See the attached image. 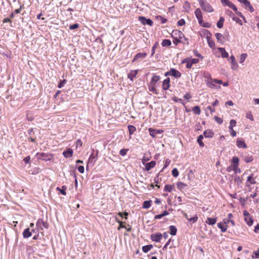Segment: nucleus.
Here are the masks:
<instances>
[{
    "mask_svg": "<svg viewBox=\"0 0 259 259\" xmlns=\"http://www.w3.org/2000/svg\"><path fill=\"white\" fill-rule=\"evenodd\" d=\"M171 42L169 39H164L162 40L161 45L162 47H169L171 45Z\"/></svg>",
    "mask_w": 259,
    "mask_h": 259,
    "instance_id": "31",
    "label": "nucleus"
},
{
    "mask_svg": "<svg viewBox=\"0 0 259 259\" xmlns=\"http://www.w3.org/2000/svg\"><path fill=\"white\" fill-rule=\"evenodd\" d=\"M255 183L256 181L255 180V178H254V175L251 174L247 177V181L246 182V186H249L250 185L255 184Z\"/></svg>",
    "mask_w": 259,
    "mask_h": 259,
    "instance_id": "11",
    "label": "nucleus"
},
{
    "mask_svg": "<svg viewBox=\"0 0 259 259\" xmlns=\"http://www.w3.org/2000/svg\"><path fill=\"white\" fill-rule=\"evenodd\" d=\"M23 161H24V162L26 163V164H28L29 163L30 161V157L29 156H27L26 157H25L24 159H23Z\"/></svg>",
    "mask_w": 259,
    "mask_h": 259,
    "instance_id": "64",
    "label": "nucleus"
},
{
    "mask_svg": "<svg viewBox=\"0 0 259 259\" xmlns=\"http://www.w3.org/2000/svg\"><path fill=\"white\" fill-rule=\"evenodd\" d=\"M172 101H174L176 103H181L184 104L182 99H180V98H178L176 97H174L172 98Z\"/></svg>",
    "mask_w": 259,
    "mask_h": 259,
    "instance_id": "53",
    "label": "nucleus"
},
{
    "mask_svg": "<svg viewBox=\"0 0 259 259\" xmlns=\"http://www.w3.org/2000/svg\"><path fill=\"white\" fill-rule=\"evenodd\" d=\"M206 114L207 115V112H209L210 113H213L214 111V109L210 106H207L205 109Z\"/></svg>",
    "mask_w": 259,
    "mask_h": 259,
    "instance_id": "46",
    "label": "nucleus"
},
{
    "mask_svg": "<svg viewBox=\"0 0 259 259\" xmlns=\"http://www.w3.org/2000/svg\"><path fill=\"white\" fill-rule=\"evenodd\" d=\"M239 159L238 157H233L232 158V162L233 163V170L235 171V172L236 173V169L238 166V163H239Z\"/></svg>",
    "mask_w": 259,
    "mask_h": 259,
    "instance_id": "20",
    "label": "nucleus"
},
{
    "mask_svg": "<svg viewBox=\"0 0 259 259\" xmlns=\"http://www.w3.org/2000/svg\"><path fill=\"white\" fill-rule=\"evenodd\" d=\"M151 205V201H145L143 204V208L145 209L149 208Z\"/></svg>",
    "mask_w": 259,
    "mask_h": 259,
    "instance_id": "36",
    "label": "nucleus"
},
{
    "mask_svg": "<svg viewBox=\"0 0 259 259\" xmlns=\"http://www.w3.org/2000/svg\"><path fill=\"white\" fill-rule=\"evenodd\" d=\"M170 235L174 236L176 235L177 232V229L175 226H170L169 227Z\"/></svg>",
    "mask_w": 259,
    "mask_h": 259,
    "instance_id": "30",
    "label": "nucleus"
},
{
    "mask_svg": "<svg viewBox=\"0 0 259 259\" xmlns=\"http://www.w3.org/2000/svg\"><path fill=\"white\" fill-rule=\"evenodd\" d=\"M244 160L246 163H249L251 162L253 158L251 155H247L244 157Z\"/></svg>",
    "mask_w": 259,
    "mask_h": 259,
    "instance_id": "45",
    "label": "nucleus"
},
{
    "mask_svg": "<svg viewBox=\"0 0 259 259\" xmlns=\"http://www.w3.org/2000/svg\"><path fill=\"white\" fill-rule=\"evenodd\" d=\"M231 61V67L233 70H236L238 69V65L235 61V57L233 55L231 56L230 57Z\"/></svg>",
    "mask_w": 259,
    "mask_h": 259,
    "instance_id": "12",
    "label": "nucleus"
},
{
    "mask_svg": "<svg viewBox=\"0 0 259 259\" xmlns=\"http://www.w3.org/2000/svg\"><path fill=\"white\" fill-rule=\"evenodd\" d=\"M203 139V136L201 135H199L197 138V141L199 144L200 147H203L204 146V143L202 142V140Z\"/></svg>",
    "mask_w": 259,
    "mask_h": 259,
    "instance_id": "35",
    "label": "nucleus"
},
{
    "mask_svg": "<svg viewBox=\"0 0 259 259\" xmlns=\"http://www.w3.org/2000/svg\"><path fill=\"white\" fill-rule=\"evenodd\" d=\"M252 258H259V248L252 255Z\"/></svg>",
    "mask_w": 259,
    "mask_h": 259,
    "instance_id": "57",
    "label": "nucleus"
},
{
    "mask_svg": "<svg viewBox=\"0 0 259 259\" xmlns=\"http://www.w3.org/2000/svg\"><path fill=\"white\" fill-rule=\"evenodd\" d=\"M150 238L153 241L159 242L162 239V234L160 233L152 234Z\"/></svg>",
    "mask_w": 259,
    "mask_h": 259,
    "instance_id": "8",
    "label": "nucleus"
},
{
    "mask_svg": "<svg viewBox=\"0 0 259 259\" xmlns=\"http://www.w3.org/2000/svg\"><path fill=\"white\" fill-rule=\"evenodd\" d=\"M179 172L177 168H174L172 170V175L174 177H177L179 176Z\"/></svg>",
    "mask_w": 259,
    "mask_h": 259,
    "instance_id": "49",
    "label": "nucleus"
},
{
    "mask_svg": "<svg viewBox=\"0 0 259 259\" xmlns=\"http://www.w3.org/2000/svg\"><path fill=\"white\" fill-rule=\"evenodd\" d=\"M244 221L249 226H252L253 223V218L250 216L248 217H245Z\"/></svg>",
    "mask_w": 259,
    "mask_h": 259,
    "instance_id": "28",
    "label": "nucleus"
},
{
    "mask_svg": "<svg viewBox=\"0 0 259 259\" xmlns=\"http://www.w3.org/2000/svg\"><path fill=\"white\" fill-rule=\"evenodd\" d=\"M170 162V160L169 159H166L165 160V163L163 166V169L166 168L169 164Z\"/></svg>",
    "mask_w": 259,
    "mask_h": 259,
    "instance_id": "62",
    "label": "nucleus"
},
{
    "mask_svg": "<svg viewBox=\"0 0 259 259\" xmlns=\"http://www.w3.org/2000/svg\"><path fill=\"white\" fill-rule=\"evenodd\" d=\"M219 51L221 53V56L224 58H227L229 57L228 53L226 51L225 48H219Z\"/></svg>",
    "mask_w": 259,
    "mask_h": 259,
    "instance_id": "26",
    "label": "nucleus"
},
{
    "mask_svg": "<svg viewBox=\"0 0 259 259\" xmlns=\"http://www.w3.org/2000/svg\"><path fill=\"white\" fill-rule=\"evenodd\" d=\"M171 36L172 37H178L180 39H182L185 37L183 33L178 30H173L171 33Z\"/></svg>",
    "mask_w": 259,
    "mask_h": 259,
    "instance_id": "9",
    "label": "nucleus"
},
{
    "mask_svg": "<svg viewBox=\"0 0 259 259\" xmlns=\"http://www.w3.org/2000/svg\"><path fill=\"white\" fill-rule=\"evenodd\" d=\"M66 189H67V188L65 186H63L62 187V188H60L59 187H57L56 188L57 190L60 191V193L62 194H63V195H66Z\"/></svg>",
    "mask_w": 259,
    "mask_h": 259,
    "instance_id": "38",
    "label": "nucleus"
},
{
    "mask_svg": "<svg viewBox=\"0 0 259 259\" xmlns=\"http://www.w3.org/2000/svg\"><path fill=\"white\" fill-rule=\"evenodd\" d=\"M146 56L147 54L146 53H139L134 57L133 62H135L139 59H144L146 57Z\"/></svg>",
    "mask_w": 259,
    "mask_h": 259,
    "instance_id": "19",
    "label": "nucleus"
},
{
    "mask_svg": "<svg viewBox=\"0 0 259 259\" xmlns=\"http://www.w3.org/2000/svg\"><path fill=\"white\" fill-rule=\"evenodd\" d=\"M32 233L29 228H26L23 232V236L25 238H28L31 236Z\"/></svg>",
    "mask_w": 259,
    "mask_h": 259,
    "instance_id": "23",
    "label": "nucleus"
},
{
    "mask_svg": "<svg viewBox=\"0 0 259 259\" xmlns=\"http://www.w3.org/2000/svg\"><path fill=\"white\" fill-rule=\"evenodd\" d=\"M192 111L196 115H199L201 112L200 108L198 106H194L192 109Z\"/></svg>",
    "mask_w": 259,
    "mask_h": 259,
    "instance_id": "39",
    "label": "nucleus"
},
{
    "mask_svg": "<svg viewBox=\"0 0 259 259\" xmlns=\"http://www.w3.org/2000/svg\"><path fill=\"white\" fill-rule=\"evenodd\" d=\"M244 3L243 5L245 6L246 9L249 10L250 12H254V10L253 7L251 5L250 2L248 0H243Z\"/></svg>",
    "mask_w": 259,
    "mask_h": 259,
    "instance_id": "17",
    "label": "nucleus"
},
{
    "mask_svg": "<svg viewBox=\"0 0 259 259\" xmlns=\"http://www.w3.org/2000/svg\"><path fill=\"white\" fill-rule=\"evenodd\" d=\"M128 151V149H122L119 151V154L120 155L123 156L126 154V153Z\"/></svg>",
    "mask_w": 259,
    "mask_h": 259,
    "instance_id": "56",
    "label": "nucleus"
},
{
    "mask_svg": "<svg viewBox=\"0 0 259 259\" xmlns=\"http://www.w3.org/2000/svg\"><path fill=\"white\" fill-rule=\"evenodd\" d=\"M225 21L224 18L223 17H221L220 18L219 20L218 21L217 25V27L219 28H221L223 26V23Z\"/></svg>",
    "mask_w": 259,
    "mask_h": 259,
    "instance_id": "33",
    "label": "nucleus"
},
{
    "mask_svg": "<svg viewBox=\"0 0 259 259\" xmlns=\"http://www.w3.org/2000/svg\"><path fill=\"white\" fill-rule=\"evenodd\" d=\"M172 190V186L169 185H166L164 186V190L165 191L170 192Z\"/></svg>",
    "mask_w": 259,
    "mask_h": 259,
    "instance_id": "47",
    "label": "nucleus"
},
{
    "mask_svg": "<svg viewBox=\"0 0 259 259\" xmlns=\"http://www.w3.org/2000/svg\"><path fill=\"white\" fill-rule=\"evenodd\" d=\"M79 27V24L77 23L73 24L69 26V29L71 30H74L77 28Z\"/></svg>",
    "mask_w": 259,
    "mask_h": 259,
    "instance_id": "60",
    "label": "nucleus"
},
{
    "mask_svg": "<svg viewBox=\"0 0 259 259\" xmlns=\"http://www.w3.org/2000/svg\"><path fill=\"white\" fill-rule=\"evenodd\" d=\"M198 220V217L196 214H195L194 217L188 219V221L192 222V223H195Z\"/></svg>",
    "mask_w": 259,
    "mask_h": 259,
    "instance_id": "50",
    "label": "nucleus"
},
{
    "mask_svg": "<svg viewBox=\"0 0 259 259\" xmlns=\"http://www.w3.org/2000/svg\"><path fill=\"white\" fill-rule=\"evenodd\" d=\"M36 157L38 159L44 161H50L54 158L53 154L46 153H37Z\"/></svg>",
    "mask_w": 259,
    "mask_h": 259,
    "instance_id": "2",
    "label": "nucleus"
},
{
    "mask_svg": "<svg viewBox=\"0 0 259 259\" xmlns=\"http://www.w3.org/2000/svg\"><path fill=\"white\" fill-rule=\"evenodd\" d=\"M98 154V151H95L94 149L93 150L92 153L90 156V157L88 160V165H87V169L88 168V166L89 164L92 166L95 163L97 160V157Z\"/></svg>",
    "mask_w": 259,
    "mask_h": 259,
    "instance_id": "3",
    "label": "nucleus"
},
{
    "mask_svg": "<svg viewBox=\"0 0 259 259\" xmlns=\"http://www.w3.org/2000/svg\"><path fill=\"white\" fill-rule=\"evenodd\" d=\"M160 77L159 75H156V74H153L150 83L151 84L156 85V83L160 80Z\"/></svg>",
    "mask_w": 259,
    "mask_h": 259,
    "instance_id": "18",
    "label": "nucleus"
},
{
    "mask_svg": "<svg viewBox=\"0 0 259 259\" xmlns=\"http://www.w3.org/2000/svg\"><path fill=\"white\" fill-rule=\"evenodd\" d=\"M247 56V54H246V53L242 54L240 56V60H239L240 63H243L244 62V61L245 60Z\"/></svg>",
    "mask_w": 259,
    "mask_h": 259,
    "instance_id": "42",
    "label": "nucleus"
},
{
    "mask_svg": "<svg viewBox=\"0 0 259 259\" xmlns=\"http://www.w3.org/2000/svg\"><path fill=\"white\" fill-rule=\"evenodd\" d=\"M201 26H202L203 27L205 28H209L211 26V24L209 23H204L202 21V22L201 24H199Z\"/></svg>",
    "mask_w": 259,
    "mask_h": 259,
    "instance_id": "52",
    "label": "nucleus"
},
{
    "mask_svg": "<svg viewBox=\"0 0 259 259\" xmlns=\"http://www.w3.org/2000/svg\"><path fill=\"white\" fill-rule=\"evenodd\" d=\"M201 9L208 13H211L213 9L211 6L206 1V0H197Z\"/></svg>",
    "mask_w": 259,
    "mask_h": 259,
    "instance_id": "1",
    "label": "nucleus"
},
{
    "mask_svg": "<svg viewBox=\"0 0 259 259\" xmlns=\"http://www.w3.org/2000/svg\"><path fill=\"white\" fill-rule=\"evenodd\" d=\"M217 222V218H207L206 221V223L209 225H213L215 224Z\"/></svg>",
    "mask_w": 259,
    "mask_h": 259,
    "instance_id": "29",
    "label": "nucleus"
},
{
    "mask_svg": "<svg viewBox=\"0 0 259 259\" xmlns=\"http://www.w3.org/2000/svg\"><path fill=\"white\" fill-rule=\"evenodd\" d=\"M218 227L221 229V231L223 233L227 231L228 228L227 225H223L221 223L218 224Z\"/></svg>",
    "mask_w": 259,
    "mask_h": 259,
    "instance_id": "32",
    "label": "nucleus"
},
{
    "mask_svg": "<svg viewBox=\"0 0 259 259\" xmlns=\"http://www.w3.org/2000/svg\"><path fill=\"white\" fill-rule=\"evenodd\" d=\"M203 135L205 138H212L214 135V133L211 130H205L203 132Z\"/></svg>",
    "mask_w": 259,
    "mask_h": 259,
    "instance_id": "22",
    "label": "nucleus"
},
{
    "mask_svg": "<svg viewBox=\"0 0 259 259\" xmlns=\"http://www.w3.org/2000/svg\"><path fill=\"white\" fill-rule=\"evenodd\" d=\"M73 153V150L71 148H68L66 150L63 151V155L65 157L69 158L72 156Z\"/></svg>",
    "mask_w": 259,
    "mask_h": 259,
    "instance_id": "16",
    "label": "nucleus"
},
{
    "mask_svg": "<svg viewBox=\"0 0 259 259\" xmlns=\"http://www.w3.org/2000/svg\"><path fill=\"white\" fill-rule=\"evenodd\" d=\"M127 127L130 135H132L136 131V127L133 125H129Z\"/></svg>",
    "mask_w": 259,
    "mask_h": 259,
    "instance_id": "43",
    "label": "nucleus"
},
{
    "mask_svg": "<svg viewBox=\"0 0 259 259\" xmlns=\"http://www.w3.org/2000/svg\"><path fill=\"white\" fill-rule=\"evenodd\" d=\"M139 20L143 25H148L150 26H152L153 22L150 19H146L145 17L143 16H140L139 17Z\"/></svg>",
    "mask_w": 259,
    "mask_h": 259,
    "instance_id": "7",
    "label": "nucleus"
},
{
    "mask_svg": "<svg viewBox=\"0 0 259 259\" xmlns=\"http://www.w3.org/2000/svg\"><path fill=\"white\" fill-rule=\"evenodd\" d=\"M236 124V121L234 119H231L230 121V125L229 126V131L233 130V128Z\"/></svg>",
    "mask_w": 259,
    "mask_h": 259,
    "instance_id": "40",
    "label": "nucleus"
},
{
    "mask_svg": "<svg viewBox=\"0 0 259 259\" xmlns=\"http://www.w3.org/2000/svg\"><path fill=\"white\" fill-rule=\"evenodd\" d=\"M177 186L178 189L179 190H182L184 189L185 186H186V185L183 182H179L177 184Z\"/></svg>",
    "mask_w": 259,
    "mask_h": 259,
    "instance_id": "44",
    "label": "nucleus"
},
{
    "mask_svg": "<svg viewBox=\"0 0 259 259\" xmlns=\"http://www.w3.org/2000/svg\"><path fill=\"white\" fill-rule=\"evenodd\" d=\"M183 63H187L186 68H191L193 64H197L199 62V60L196 58H189L183 61Z\"/></svg>",
    "mask_w": 259,
    "mask_h": 259,
    "instance_id": "6",
    "label": "nucleus"
},
{
    "mask_svg": "<svg viewBox=\"0 0 259 259\" xmlns=\"http://www.w3.org/2000/svg\"><path fill=\"white\" fill-rule=\"evenodd\" d=\"M159 46L158 42H156L152 48L151 56H153L155 53L156 48Z\"/></svg>",
    "mask_w": 259,
    "mask_h": 259,
    "instance_id": "51",
    "label": "nucleus"
},
{
    "mask_svg": "<svg viewBox=\"0 0 259 259\" xmlns=\"http://www.w3.org/2000/svg\"><path fill=\"white\" fill-rule=\"evenodd\" d=\"M184 11L186 12H188L191 8L190 4L188 1H186L183 6Z\"/></svg>",
    "mask_w": 259,
    "mask_h": 259,
    "instance_id": "34",
    "label": "nucleus"
},
{
    "mask_svg": "<svg viewBox=\"0 0 259 259\" xmlns=\"http://www.w3.org/2000/svg\"><path fill=\"white\" fill-rule=\"evenodd\" d=\"M228 6L229 8H230L231 9H232L233 10H234L235 12L237 11V7L232 2L229 3V4Z\"/></svg>",
    "mask_w": 259,
    "mask_h": 259,
    "instance_id": "59",
    "label": "nucleus"
},
{
    "mask_svg": "<svg viewBox=\"0 0 259 259\" xmlns=\"http://www.w3.org/2000/svg\"><path fill=\"white\" fill-rule=\"evenodd\" d=\"M215 37L218 42L223 43L224 42V36L222 35V34L220 33H217L215 34Z\"/></svg>",
    "mask_w": 259,
    "mask_h": 259,
    "instance_id": "25",
    "label": "nucleus"
},
{
    "mask_svg": "<svg viewBox=\"0 0 259 259\" xmlns=\"http://www.w3.org/2000/svg\"><path fill=\"white\" fill-rule=\"evenodd\" d=\"M153 247V245H147L143 246L142 247V250L144 252L147 253Z\"/></svg>",
    "mask_w": 259,
    "mask_h": 259,
    "instance_id": "37",
    "label": "nucleus"
},
{
    "mask_svg": "<svg viewBox=\"0 0 259 259\" xmlns=\"http://www.w3.org/2000/svg\"><path fill=\"white\" fill-rule=\"evenodd\" d=\"M66 83V80L65 79L61 80L58 84V88L60 89L62 88Z\"/></svg>",
    "mask_w": 259,
    "mask_h": 259,
    "instance_id": "61",
    "label": "nucleus"
},
{
    "mask_svg": "<svg viewBox=\"0 0 259 259\" xmlns=\"http://www.w3.org/2000/svg\"><path fill=\"white\" fill-rule=\"evenodd\" d=\"M173 38H174L173 43L176 45H177L179 42L184 43L183 42V41L182 40V39H180L178 37H173Z\"/></svg>",
    "mask_w": 259,
    "mask_h": 259,
    "instance_id": "48",
    "label": "nucleus"
},
{
    "mask_svg": "<svg viewBox=\"0 0 259 259\" xmlns=\"http://www.w3.org/2000/svg\"><path fill=\"white\" fill-rule=\"evenodd\" d=\"M149 132L150 135L151 137L154 138L156 137V135L161 134L163 131L162 130H155V129L149 128Z\"/></svg>",
    "mask_w": 259,
    "mask_h": 259,
    "instance_id": "13",
    "label": "nucleus"
},
{
    "mask_svg": "<svg viewBox=\"0 0 259 259\" xmlns=\"http://www.w3.org/2000/svg\"><path fill=\"white\" fill-rule=\"evenodd\" d=\"M156 18L157 19H160L161 20L162 24H164L167 21V19L166 18H163L161 16H158Z\"/></svg>",
    "mask_w": 259,
    "mask_h": 259,
    "instance_id": "58",
    "label": "nucleus"
},
{
    "mask_svg": "<svg viewBox=\"0 0 259 259\" xmlns=\"http://www.w3.org/2000/svg\"><path fill=\"white\" fill-rule=\"evenodd\" d=\"M162 89L163 90H167L168 89L170 86V79L169 78H167L165 79L162 82Z\"/></svg>",
    "mask_w": 259,
    "mask_h": 259,
    "instance_id": "15",
    "label": "nucleus"
},
{
    "mask_svg": "<svg viewBox=\"0 0 259 259\" xmlns=\"http://www.w3.org/2000/svg\"><path fill=\"white\" fill-rule=\"evenodd\" d=\"M149 90L150 91L152 92L153 93L157 94L156 89V85L154 84H150L149 85Z\"/></svg>",
    "mask_w": 259,
    "mask_h": 259,
    "instance_id": "41",
    "label": "nucleus"
},
{
    "mask_svg": "<svg viewBox=\"0 0 259 259\" xmlns=\"http://www.w3.org/2000/svg\"><path fill=\"white\" fill-rule=\"evenodd\" d=\"M195 15L197 18L199 24H201L203 21V16L201 10L199 8H197L195 11Z\"/></svg>",
    "mask_w": 259,
    "mask_h": 259,
    "instance_id": "10",
    "label": "nucleus"
},
{
    "mask_svg": "<svg viewBox=\"0 0 259 259\" xmlns=\"http://www.w3.org/2000/svg\"><path fill=\"white\" fill-rule=\"evenodd\" d=\"M236 145L237 147L239 148H246L247 147L245 142L243 140H237Z\"/></svg>",
    "mask_w": 259,
    "mask_h": 259,
    "instance_id": "24",
    "label": "nucleus"
},
{
    "mask_svg": "<svg viewBox=\"0 0 259 259\" xmlns=\"http://www.w3.org/2000/svg\"><path fill=\"white\" fill-rule=\"evenodd\" d=\"M215 121L219 124H222L223 122V120L222 118L219 117L217 116H214Z\"/></svg>",
    "mask_w": 259,
    "mask_h": 259,
    "instance_id": "55",
    "label": "nucleus"
},
{
    "mask_svg": "<svg viewBox=\"0 0 259 259\" xmlns=\"http://www.w3.org/2000/svg\"><path fill=\"white\" fill-rule=\"evenodd\" d=\"M137 72V70L131 71V72L128 74V78L130 79L131 80H133V79L136 77Z\"/></svg>",
    "mask_w": 259,
    "mask_h": 259,
    "instance_id": "27",
    "label": "nucleus"
},
{
    "mask_svg": "<svg viewBox=\"0 0 259 259\" xmlns=\"http://www.w3.org/2000/svg\"><path fill=\"white\" fill-rule=\"evenodd\" d=\"M36 226L38 229L41 230L49 228V224L47 222H45L42 219H38L37 220Z\"/></svg>",
    "mask_w": 259,
    "mask_h": 259,
    "instance_id": "4",
    "label": "nucleus"
},
{
    "mask_svg": "<svg viewBox=\"0 0 259 259\" xmlns=\"http://www.w3.org/2000/svg\"><path fill=\"white\" fill-rule=\"evenodd\" d=\"M232 19L233 20L235 21L236 23L239 24L240 25H242V21L238 18V17H234L233 16L232 17Z\"/></svg>",
    "mask_w": 259,
    "mask_h": 259,
    "instance_id": "54",
    "label": "nucleus"
},
{
    "mask_svg": "<svg viewBox=\"0 0 259 259\" xmlns=\"http://www.w3.org/2000/svg\"><path fill=\"white\" fill-rule=\"evenodd\" d=\"M156 164V162L155 161H151V162L146 163L145 166V170L148 171L150 170L151 168L154 167Z\"/></svg>",
    "mask_w": 259,
    "mask_h": 259,
    "instance_id": "21",
    "label": "nucleus"
},
{
    "mask_svg": "<svg viewBox=\"0 0 259 259\" xmlns=\"http://www.w3.org/2000/svg\"><path fill=\"white\" fill-rule=\"evenodd\" d=\"M170 76H174L176 78H180L181 76V73L177 70L174 68H171Z\"/></svg>",
    "mask_w": 259,
    "mask_h": 259,
    "instance_id": "14",
    "label": "nucleus"
},
{
    "mask_svg": "<svg viewBox=\"0 0 259 259\" xmlns=\"http://www.w3.org/2000/svg\"><path fill=\"white\" fill-rule=\"evenodd\" d=\"M213 80H214V79H212L210 75L209 74L207 79L206 80V83L207 87H208L209 88H213V89L221 88V87L219 85V86L217 85L216 84L217 83L214 82V81H213Z\"/></svg>",
    "mask_w": 259,
    "mask_h": 259,
    "instance_id": "5",
    "label": "nucleus"
},
{
    "mask_svg": "<svg viewBox=\"0 0 259 259\" xmlns=\"http://www.w3.org/2000/svg\"><path fill=\"white\" fill-rule=\"evenodd\" d=\"M185 24V21L184 19H181L178 22V26H183Z\"/></svg>",
    "mask_w": 259,
    "mask_h": 259,
    "instance_id": "63",
    "label": "nucleus"
}]
</instances>
